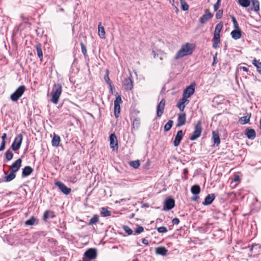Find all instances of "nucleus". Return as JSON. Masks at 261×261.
<instances>
[{
	"label": "nucleus",
	"mask_w": 261,
	"mask_h": 261,
	"mask_svg": "<svg viewBox=\"0 0 261 261\" xmlns=\"http://www.w3.org/2000/svg\"><path fill=\"white\" fill-rule=\"evenodd\" d=\"M55 185L57 186L59 190L64 194L67 195L71 191V189L66 187V186L61 181H57L55 182Z\"/></svg>",
	"instance_id": "nucleus-7"
},
{
	"label": "nucleus",
	"mask_w": 261,
	"mask_h": 261,
	"mask_svg": "<svg viewBox=\"0 0 261 261\" xmlns=\"http://www.w3.org/2000/svg\"><path fill=\"white\" fill-rule=\"evenodd\" d=\"M99 221V217L97 215H95L90 220L89 222V225H93L96 224Z\"/></svg>",
	"instance_id": "nucleus-37"
},
{
	"label": "nucleus",
	"mask_w": 261,
	"mask_h": 261,
	"mask_svg": "<svg viewBox=\"0 0 261 261\" xmlns=\"http://www.w3.org/2000/svg\"><path fill=\"white\" fill-rule=\"evenodd\" d=\"M100 213L103 217H108L111 215V212L108 210L107 207H102Z\"/></svg>",
	"instance_id": "nucleus-30"
},
{
	"label": "nucleus",
	"mask_w": 261,
	"mask_h": 261,
	"mask_svg": "<svg viewBox=\"0 0 261 261\" xmlns=\"http://www.w3.org/2000/svg\"><path fill=\"white\" fill-rule=\"evenodd\" d=\"M232 21L233 24V26L235 29H239L240 27L238 23V22L236 19V18L233 16H231Z\"/></svg>",
	"instance_id": "nucleus-47"
},
{
	"label": "nucleus",
	"mask_w": 261,
	"mask_h": 261,
	"mask_svg": "<svg viewBox=\"0 0 261 261\" xmlns=\"http://www.w3.org/2000/svg\"><path fill=\"white\" fill-rule=\"evenodd\" d=\"M191 191L194 195H198L200 192V187L197 185L193 186L191 187Z\"/></svg>",
	"instance_id": "nucleus-28"
},
{
	"label": "nucleus",
	"mask_w": 261,
	"mask_h": 261,
	"mask_svg": "<svg viewBox=\"0 0 261 261\" xmlns=\"http://www.w3.org/2000/svg\"><path fill=\"white\" fill-rule=\"evenodd\" d=\"M158 231L160 233H164L167 231V229L164 226H162L158 228Z\"/></svg>",
	"instance_id": "nucleus-51"
},
{
	"label": "nucleus",
	"mask_w": 261,
	"mask_h": 261,
	"mask_svg": "<svg viewBox=\"0 0 261 261\" xmlns=\"http://www.w3.org/2000/svg\"><path fill=\"white\" fill-rule=\"evenodd\" d=\"M175 201L173 199L169 198L164 202L163 210L165 211H169L174 207Z\"/></svg>",
	"instance_id": "nucleus-10"
},
{
	"label": "nucleus",
	"mask_w": 261,
	"mask_h": 261,
	"mask_svg": "<svg viewBox=\"0 0 261 261\" xmlns=\"http://www.w3.org/2000/svg\"><path fill=\"white\" fill-rule=\"evenodd\" d=\"M239 180V176L238 175H236L235 176L234 179H233V180L234 181H237Z\"/></svg>",
	"instance_id": "nucleus-60"
},
{
	"label": "nucleus",
	"mask_w": 261,
	"mask_h": 261,
	"mask_svg": "<svg viewBox=\"0 0 261 261\" xmlns=\"http://www.w3.org/2000/svg\"><path fill=\"white\" fill-rule=\"evenodd\" d=\"M221 1V0H217V3L214 5V9L215 11H217L218 10L220 6Z\"/></svg>",
	"instance_id": "nucleus-52"
},
{
	"label": "nucleus",
	"mask_w": 261,
	"mask_h": 261,
	"mask_svg": "<svg viewBox=\"0 0 261 261\" xmlns=\"http://www.w3.org/2000/svg\"><path fill=\"white\" fill-rule=\"evenodd\" d=\"M231 35L232 38L237 40L241 37V31L240 29H235L231 32Z\"/></svg>",
	"instance_id": "nucleus-22"
},
{
	"label": "nucleus",
	"mask_w": 261,
	"mask_h": 261,
	"mask_svg": "<svg viewBox=\"0 0 261 261\" xmlns=\"http://www.w3.org/2000/svg\"><path fill=\"white\" fill-rule=\"evenodd\" d=\"M253 64L256 67L258 72L261 74V62L254 60Z\"/></svg>",
	"instance_id": "nucleus-39"
},
{
	"label": "nucleus",
	"mask_w": 261,
	"mask_h": 261,
	"mask_svg": "<svg viewBox=\"0 0 261 261\" xmlns=\"http://www.w3.org/2000/svg\"><path fill=\"white\" fill-rule=\"evenodd\" d=\"M213 15L211 13H210L208 10H206L205 14L200 18L199 22L202 24L205 23L206 21L210 19L213 17Z\"/></svg>",
	"instance_id": "nucleus-14"
},
{
	"label": "nucleus",
	"mask_w": 261,
	"mask_h": 261,
	"mask_svg": "<svg viewBox=\"0 0 261 261\" xmlns=\"http://www.w3.org/2000/svg\"><path fill=\"white\" fill-rule=\"evenodd\" d=\"M7 134L6 133H4L2 136V141H5V139L6 138Z\"/></svg>",
	"instance_id": "nucleus-58"
},
{
	"label": "nucleus",
	"mask_w": 261,
	"mask_h": 261,
	"mask_svg": "<svg viewBox=\"0 0 261 261\" xmlns=\"http://www.w3.org/2000/svg\"><path fill=\"white\" fill-rule=\"evenodd\" d=\"M22 160L21 159L17 160L10 167L11 171L15 173L18 171L21 167Z\"/></svg>",
	"instance_id": "nucleus-12"
},
{
	"label": "nucleus",
	"mask_w": 261,
	"mask_h": 261,
	"mask_svg": "<svg viewBox=\"0 0 261 261\" xmlns=\"http://www.w3.org/2000/svg\"><path fill=\"white\" fill-rule=\"evenodd\" d=\"M6 142L2 141L0 146V151L3 150L5 148Z\"/></svg>",
	"instance_id": "nucleus-55"
},
{
	"label": "nucleus",
	"mask_w": 261,
	"mask_h": 261,
	"mask_svg": "<svg viewBox=\"0 0 261 261\" xmlns=\"http://www.w3.org/2000/svg\"><path fill=\"white\" fill-rule=\"evenodd\" d=\"M25 90V87L24 85L20 86L17 90L11 95V99L13 101H17L19 98L23 95Z\"/></svg>",
	"instance_id": "nucleus-3"
},
{
	"label": "nucleus",
	"mask_w": 261,
	"mask_h": 261,
	"mask_svg": "<svg viewBox=\"0 0 261 261\" xmlns=\"http://www.w3.org/2000/svg\"><path fill=\"white\" fill-rule=\"evenodd\" d=\"M96 255V250L93 248L89 249L84 253L85 258H87L89 261L95 258Z\"/></svg>",
	"instance_id": "nucleus-9"
},
{
	"label": "nucleus",
	"mask_w": 261,
	"mask_h": 261,
	"mask_svg": "<svg viewBox=\"0 0 261 261\" xmlns=\"http://www.w3.org/2000/svg\"><path fill=\"white\" fill-rule=\"evenodd\" d=\"M173 124V121L169 120L168 122L165 125L164 129L165 132L169 131L172 127Z\"/></svg>",
	"instance_id": "nucleus-32"
},
{
	"label": "nucleus",
	"mask_w": 261,
	"mask_h": 261,
	"mask_svg": "<svg viewBox=\"0 0 261 261\" xmlns=\"http://www.w3.org/2000/svg\"><path fill=\"white\" fill-rule=\"evenodd\" d=\"M242 69L243 70V71H246V72H247L248 70V68L246 67H243L242 68Z\"/></svg>",
	"instance_id": "nucleus-62"
},
{
	"label": "nucleus",
	"mask_w": 261,
	"mask_h": 261,
	"mask_svg": "<svg viewBox=\"0 0 261 261\" xmlns=\"http://www.w3.org/2000/svg\"><path fill=\"white\" fill-rule=\"evenodd\" d=\"M212 41L213 42V47L214 48H217L219 46V44L220 43V39H213Z\"/></svg>",
	"instance_id": "nucleus-45"
},
{
	"label": "nucleus",
	"mask_w": 261,
	"mask_h": 261,
	"mask_svg": "<svg viewBox=\"0 0 261 261\" xmlns=\"http://www.w3.org/2000/svg\"><path fill=\"white\" fill-rule=\"evenodd\" d=\"M217 12L216 14V17L217 19H220L222 17L223 15V11L222 10H219L217 11Z\"/></svg>",
	"instance_id": "nucleus-50"
},
{
	"label": "nucleus",
	"mask_w": 261,
	"mask_h": 261,
	"mask_svg": "<svg viewBox=\"0 0 261 261\" xmlns=\"http://www.w3.org/2000/svg\"><path fill=\"white\" fill-rule=\"evenodd\" d=\"M245 134L248 139L251 140L254 139L256 135L255 130L252 128L246 129Z\"/></svg>",
	"instance_id": "nucleus-19"
},
{
	"label": "nucleus",
	"mask_w": 261,
	"mask_h": 261,
	"mask_svg": "<svg viewBox=\"0 0 261 261\" xmlns=\"http://www.w3.org/2000/svg\"><path fill=\"white\" fill-rule=\"evenodd\" d=\"M81 49L82 51L83 54L84 55V56H87V49L86 46L84 45V44L83 43H81Z\"/></svg>",
	"instance_id": "nucleus-53"
},
{
	"label": "nucleus",
	"mask_w": 261,
	"mask_h": 261,
	"mask_svg": "<svg viewBox=\"0 0 261 261\" xmlns=\"http://www.w3.org/2000/svg\"><path fill=\"white\" fill-rule=\"evenodd\" d=\"M181 6V9L184 11H187L189 9V5L186 3L185 0H180Z\"/></svg>",
	"instance_id": "nucleus-41"
},
{
	"label": "nucleus",
	"mask_w": 261,
	"mask_h": 261,
	"mask_svg": "<svg viewBox=\"0 0 261 261\" xmlns=\"http://www.w3.org/2000/svg\"><path fill=\"white\" fill-rule=\"evenodd\" d=\"M198 198H199L198 196H195L192 197V200H193V201H196L198 199Z\"/></svg>",
	"instance_id": "nucleus-59"
},
{
	"label": "nucleus",
	"mask_w": 261,
	"mask_h": 261,
	"mask_svg": "<svg viewBox=\"0 0 261 261\" xmlns=\"http://www.w3.org/2000/svg\"><path fill=\"white\" fill-rule=\"evenodd\" d=\"M33 172V169L30 166H25L22 169V176L26 177L30 175Z\"/></svg>",
	"instance_id": "nucleus-18"
},
{
	"label": "nucleus",
	"mask_w": 261,
	"mask_h": 261,
	"mask_svg": "<svg viewBox=\"0 0 261 261\" xmlns=\"http://www.w3.org/2000/svg\"><path fill=\"white\" fill-rule=\"evenodd\" d=\"M140 124V120L138 118H136L133 122V127L135 129H138Z\"/></svg>",
	"instance_id": "nucleus-38"
},
{
	"label": "nucleus",
	"mask_w": 261,
	"mask_h": 261,
	"mask_svg": "<svg viewBox=\"0 0 261 261\" xmlns=\"http://www.w3.org/2000/svg\"><path fill=\"white\" fill-rule=\"evenodd\" d=\"M15 176L16 175L15 173L11 171L10 174L5 177V181L7 182L11 181L15 178Z\"/></svg>",
	"instance_id": "nucleus-35"
},
{
	"label": "nucleus",
	"mask_w": 261,
	"mask_h": 261,
	"mask_svg": "<svg viewBox=\"0 0 261 261\" xmlns=\"http://www.w3.org/2000/svg\"><path fill=\"white\" fill-rule=\"evenodd\" d=\"M202 128L201 123L200 121H198L195 126V130L190 137V140L194 141L199 138L201 134Z\"/></svg>",
	"instance_id": "nucleus-4"
},
{
	"label": "nucleus",
	"mask_w": 261,
	"mask_h": 261,
	"mask_svg": "<svg viewBox=\"0 0 261 261\" xmlns=\"http://www.w3.org/2000/svg\"><path fill=\"white\" fill-rule=\"evenodd\" d=\"M220 34H214V37H213V39H220Z\"/></svg>",
	"instance_id": "nucleus-56"
},
{
	"label": "nucleus",
	"mask_w": 261,
	"mask_h": 261,
	"mask_svg": "<svg viewBox=\"0 0 261 261\" xmlns=\"http://www.w3.org/2000/svg\"><path fill=\"white\" fill-rule=\"evenodd\" d=\"M253 10L255 11H257L259 9V3L258 0H251Z\"/></svg>",
	"instance_id": "nucleus-36"
},
{
	"label": "nucleus",
	"mask_w": 261,
	"mask_h": 261,
	"mask_svg": "<svg viewBox=\"0 0 261 261\" xmlns=\"http://www.w3.org/2000/svg\"><path fill=\"white\" fill-rule=\"evenodd\" d=\"M215 199V195L208 194L205 198L204 201L203 202V204L205 205H208L211 204L214 200Z\"/></svg>",
	"instance_id": "nucleus-20"
},
{
	"label": "nucleus",
	"mask_w": 261,
	"mask_h": 261,
	"mask_svg": "<svg viewBox=\"0 0 261 261\" xmlns=\"http://www.w3.org/2000/svg\"><path fill=\"white\" fill-rule=\"evenodd\" d=\"M110 90H111L112 93H113V86L112 85V88L110 87Z\"/></svg>",
	"instance_id": "nucleus-64"
},
{
	"label": "nucleus",
	"mask_w": 261,
	"mask_h": 261,
	"mask_svg": "<svg viewBox=\"0 0 261 261\" xmlns=\"http://www.w3.org/2000/svg\"><path fill=\"white\" fill-rule=\"evenodd\" d=\"M123 87L125 90H131L133 87V82L130 78L125 79L122 83Z\"/></svg>",
	"instance_id": "nucleus-17"
},
{
	"label": "nucleus",
	"mask_w": 261,
	"mask_h": 261,
	"mask_svg": "<svg viewBox=\"0 0 261 261\" xmlns=\"http://www.w3.org/2000/svg\"><path fill=\"white\" fill-rule=\"evenodd\" d=\"M109 70H107L106 71V74L105 76V81L106 82V83L108 84V85L110 87H111L112 88V82L109 77Z\"/></svg>",
	"instance_id": "nucleus-40"
},
{
	"label": "nucleus",
	"mask_w": 261,
	"mask_h": 261,
	"mask_svg": "<svg viewBox=\"0 0 261 261\" xmlns=\"http://www.w3.org/2000/svg\"><path fill=\"white\" fill-rule=\"evenodd\" d=\"M54 213L51 211H46L45 212L43 215V219L46 221L47 219L53 218L54 217Z\"/></svg>",
	"instance_id": "nucleus-27"
},
{
	"label": "nucleus",
	"mask_w": 261,
	"mask_h": 261,
	"mask_svg": "<svg viewBox=\"0 0 261 261\" xmlns=\"http://www.w3.org/2000/svg\"><path fill=\"white\" fill-rule=\"evenodd\" d=\"M194 46L193 44L187 43L183 45L181 48L177 53L175 59L177 60L184 56L190 55L192 54Z\"/></svg>",
	"instance_id": "nucleus-1"
},
{
	"label": "nucleus",
	"mask_w": 261,
	"mask_h": 261,
	"mask_svg": "<svg viewBox=\"0 0 261 261\" xmlns=\"http://www.w3.org/2000/svg\"><path fill=\"white\" fill-rule=\"evenodd\" d=\"M165 106V100L163 99L159 103L157 106L156 115L158 117H160L164 113Z\"/></svg>",
	"instance_id": "nucleus-11"
},
{
	"label": "nucleus",
	"mask_w": 261,
	"mask_h": 261,
	"mask_svg": "<svg viewBox=\"0 0 261 261\" xmlns=\"http://www.w3.org/2000/svg\"><path fill=\"white\" fill-rule=\"evenodd\" d=\"M250 115H246L239 119V122L242 124H245L249 122Z\"/></svg>",
	"instance_id": "nucleus-29"
},
{
	"label": "nucleus",
	"mask_w": 261,
	"mask_h": 261,
	"mask_svg": "<svg viewBox=\"0 0 261 261\" xmlns=\"http://www.w3.org/2000/svg\"><path fill=\"white\" fill-rule=\"evenodd\" d=\"M22 138L23 137L21 134H19L16 136L14 141L11 145V148L13 150L17 151L20 148Z\"/></svg>",
	"instance_id": "nucleus-5"
},
{
	"label": "nucleus",
	"mask_w": 261,
	"mask_h": 261,
	"mask_svg": "<svg viewBox=\"0 0 261 261\" xmlns=\"http://www.w3.org/2000/svg\"><path fill=\"white\" fill-rule=\"evenodd\" d=\"M212 135L214 144H216L217 146H218L220 143V139L218 132L213 131Z\"/></svg>",
	"instance_id": "nucleus-24"
},
{
	"label": "nucleus",
	"mask_w": 261,
	"mask_h": 261,
	"mask_svg": "<svg viewBox=\"0 0 261 261\" xmlns=\"http://www.w3.org/2000/svg\"><path fill=\"white\" fill-rule=\"evenodd\" d=\"M189 100L187 99L183 98L180 99L177 103V107L180 111L184 112L186 105H188Z\"/></svg>",
	"instance_id": "nucleus-16"
},
{
	"label": "nucleus",
	"mask_w": 261,
	"mask_h": 261,
	"mask_svg": "<svg viewBox=\"0 0 261 261\" xmlns=\"http://www.w3.org/2000/svg\"><path fill=\"white\" fill-rule=\"evenodd\" d=\"M114 115L117 118L120 112V105L114 104Z\"/></svg>",
	"instance_id": "nucleus-34"
},
{
	"label": "nucleus",
	"mask_w": 261,
	"mask_h": 261,
	"mask_svg": "<svg viewBox=\"0 0 261 261\" xmlns=\"http://www.w3.org/2000/svg\"><path fill=\"white\" fill-rule=\"evenodd\" d=\"M122 102V98L120 95H117L114 101V104L120 105Z\"/></svg>",
	"instance_id": "nucleus-48"
},
{
	"label": "nucleus",
	"mask_w": 261,
	"mask_h": 261,
	"mask_svg": "<svg viewBox=\"0 0 261 261\" xmlns=\"http://www.w3.org/2000/svg\"><path fill=\"white\" fill-rule=\"evenodd\" d=\"M238 3L243 7H247L250 4V0H238Z\"/></svg>",
	"instance_id": "nucleus-31"
},
{
	"label": "nucleus",
	"mask_w": 261,
	"mask_h": 261,
	"mask_svg": "<svg viewBox=\"0 0 261 261\" xmlns=\"http://www.w3.org/2000/svg\"><path fill=\"white\" fill-rule=\"evenodd\" d=\"M142 243H143L144 244H145V245L148 244V241L146 239H143L142 241Z\"/></svg>",
	"instance_id": "nucleus-57"
},
{
	"label": "nucleus",
	"mask_w": 261,
	"mask_h": 261,
	"mask_svg": "<svg viewBox=\"0 0 261 261\" xmlns=\"http://www.w3.org/2000/svg\"><path fill=\"white\" fill-rule=\"evenodd\" d=\"M36 221V219L34 217H32L29 220L25 222L26 225H33Z\"/></svg>",
	"instance_id": "nucleus-42"
},
{
	"label": "nucleus",
	"mask_w": 261,
	"mask_h": 261,
	"mask_svg": "<svg viewBox=\"0 0 261 261\" xmlns=\"http://www.w3.org/2000/svg\"><path fill=\"white\" fill-rule=\"evenodd\" d=\"M110 145L113 150H117L118 148V141L115 134H111L110 136Z\"/></svg>",
	"instance_id": "nucleus-8"
},
{
	"label": "nucleus",
	"mask_w": 261,
	"mask_h": 261,
	"mask_svg": "<svg viewBox=\"0 0 261 261\" xmlns=\"http://www.w3.org/2000/svg\"><path fill=\"white\" fill-rule=\"evenodd\" d=\"M79 261H89V260L87 259V258H83V260H80Z\"/></svg>",
	"instance_id": "nucleus-63"
},
{
	"label": "nucleus",
	"mask_w": 261,
	"mask_h": 261,
	"mask_svg": "<svg viewBox=\"0 0 261 261\" xmlns=\"http://www.w3.org/2000/svg\"><path fill=\"white\" fill-rule=\"evenodd\" d=\"M123 229L128 235L132 234L133 232V230L130 229L128 226L124 225L123 226Z\"/></svg>",
	"instance_id": "nucleus-46"
},
{
	"label": "nucleus",
	"mask_w": 261,
	"mask_h": 261,
	"mask_svg": "<svg viewBox=\"0 0 261 261\" xmlns=\"http://www.w3.org/2000/svg\"><path fill=\"white\" fill-rule=\"evenodd\" d=\"M36 49L37 51V54L38 57L39 58L40 61H42L43 59V52L42 50V45L41 44L38 43L36 46Z\"/></svg>",
	"instance_id": "nucleus-21"
},
{
	"label": "nucleus",
	"mask_w": 261,
	"mask_h": 261,
	"mask_svg": "<svg viewBox=\"0 0 261 261\" xmlns=\"http://www.w3.org/2000/svg\"><path fill=\"white\" fill-rule=\"evenodd\" d=\"M144 230V228L142 226H138L135 230V233L139 234L143 232Z\"/></svg>",
	"instance_id": "nucleus-49"
},
{
	"label": "nucleus",
	"mask_w": 261,
	"mask_h": 261,
	"mask_svg": "<svg viewBox=\"0 0 261 261\" xmlns=\"http://www.w3.org/2000/svg\"><path fill=\"white\" fill-rule=\"evenodd\" d=\"M129 165L135 169H137L140 165V162L138 160L132 161L129 163Z\"/></svg>",
	"instance_id": "nucleus-44"
},
{
	"label": "nucleus",
	"mask_w": 261,
	"mask_h": 261,
	"mask_svg": "<svg viewBox=\"0 0 261 261\" xmlns=\"http://www.w3.org/2000/svg\"><path fill=\"white\" fill-rule=\"evenodd\" d=\"M168 252V250L165 247H159L156 248L155 252L157 254L165 255Z\"/></svg>",
	"instance_id": "nucleus-23"
},
{
	"label": "nucleus",
	"mask_w": 261,
	"mask_h": 261,
	"mask_svg": "<svg viewBox=\"0 0 261 261\" xmlns=\"http://www.w3.org/2000/svg\"><path fill=\"white\" fill-rule=\"evenodd\" d=\"M60 142V137L55 134L54 137L51 140V144L53 146L57 147L59 145Z\"/></svg>",
	"instance_id": "nucleus-26"
},
{
	"label": "nucleus",
	"mask_w": 261,
	"mask_h": 261,
	"mask_svg": "<svg viewBox=\"0 0 261 261\" xmlns=\"http://www.w3.org/2000/svg\"><path fill=\"white\" fill-rule=\"evenodd\" d=\"M172 223L173 225H178L179 223V220L177 218H174L172 221Z\"/></svg>",
	"instance_id": "nucleus-54"
},
{
	"label": "nucleus",
	"mask_w": 261,
	"mask_h": 261,
	"mask_svg": "<svg viewBox=\"0 0 261 261\" xmlns=\"http://www.w3.org/2000/svg\"><path fill=\"white\" fill-rule=\"evenodd\" d=\"M178 122L176 124L177 127H180L184 125L186 121V115L185 113H182L178 115Z\"/></svg>",
	"instance_id": "nucleus-15"
},
{
	"label": "nucleus",
	"mask_w": 261,
	"mask_h": 261,
	"mask_svg": "<svg viewBox=\"0 0 261 261\" xmlns=\"http://www.w3.org/2000/svg\"><path fill=\"white\" fill-rule=\"evenodd\" d=\"M184 135V134L182 130H180L177 132V133L175 136V139L173 142V144L175 147H177L179 145L180 141L182 139Z\"/></svg>",
	"instance_id": "nucleus-13"
},
{
	"label": "nucleus",
	"mask_w": 261,
	"mask_h": 261,
	"mask_svg": "<svg viewBox=\"0 0 261 261\" xmlns=\"http://www.w3.org/2000/svg\"><path fill=\"white\" fill-rule=\"evenodd\" d=\"M98 29L99 36L101 39H105L106 38V36H105L106 33H105L104 28L102 26H101V22L99 23V24L98 26Z\"/></svg>",
	"instance_id": "nucleus-25"
},
{
	"label": "nucleus",
	"mask_w": 261,
	"mask_h": 261,
	"mask_svg": "<svg viewBox=\"0 0 261 261\" xmlns=\"http://www.w3.org/2000/svg\"><path fill=\"white\" fill-rule=\"evenodd\" d=\"M5 155L8 161H10L13 157V153L10 150H7L5 153Z\"/></svg>",
	"instance_id": "nucleus-43"
},
{
	"label": "nucleus",
	"mask_w": 261,
	"mask_h": 261,
	"mask_svg": "<svg viewBox=\"0 0 261 261\" xmlns=\"http://www.w3.org/2000/svg\"><path fill=\"white\" fill-rule=\"evenodd\" d=\"M222 28H223L222 23L220 22L218 24H217L215 27L214 34H220Z\"/></svg>",
	"instance_id": "nucleus-33"
},
{
	"label": "nucleus",
	"mask_w": 261,
	"mask_h": 261,
	"mask_svg": "<svg viewBox=\"0 0 261 261\" xmlns=\"http://www.w3.org/2000/svg\"><path fill=\"white\" fill-rule=\"evenodd\" d=\"M152 55H153L154 58H155L157 56V54H156L154 50H152Z\"/></svg>",
	"instance_id": "nucleus-61"
},
{
	"label": "nucleus",
	"mask_w": 261,
	"mask_h": 261,
	"mask_svg": "<svg viewBox=\"0 0 261 261\" xmlns=\"http://www.w3.org/2000/svg\"><path fill=\"white\" fill-rule=\"evenodd\" d=\"M62 91V87L61 84H55L53 86V90L51 92V101L55 104L58 102L59 99L60 97Z\"/></svg>",
	"instance_id": "nucleus-2"
},
{
	"label": "nucleus",
	"mask_w": 261,
	"mask_h": 261,
	"mask_svg": "<svg viewBox=\"0 0 261 261\" xmlns=\"http://www.w3.org/2000/svg\"><path fill=\"white\" fill-rule=\"evenodd\" d=\"M195 92V85L191 84L187 87L184 91L182 97L186 99L190 97Z\"/></svg>",
	"instance_id": "nucleus-6"
}]
</instances>
